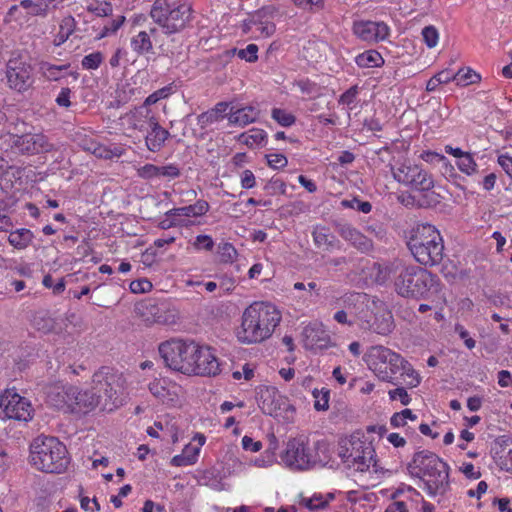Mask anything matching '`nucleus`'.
<instances>
[{
  "mask_svg": "<svg viewBox=\"0 0 512 512\" xmlns=\"http://www.w3.org/2000/svg\"><path fill=\"white\" fill-rule=\"evenodd\" d=\"M194 245L197 249H204L207 251L212 250L214 243L210 236L208 235H199L197 236Z\"/></svg>",
  "mask_w": 512,
  "mask_h": 512,
  "instance_id": "69168bd1",
  "label": "nucleus"
},
{
  "mask_svg": "<svg viewBox=\"0 0 512 512\" xmlns=\"http://www.w3.org/2000/svg\"><path fill=\"white\" fill-rule=\"evenodd\" d=\"M71 391L73 396H71L70 412L86 414L101 405L102 396L101 394H97V392L93 390V387H91V389L80 390L73 386Z\"/></svg>",
  "mask_w": 512,
  "mask_h": 512,
  "instance_id": "a211bd4d",
  "label": "nucleus"
},
{
  "mask_svg": "<svg viewBox=\"0 0 512 512\" xmlns=\"http://www.w3.org/2000/svg\"><path fill=\"white\" fill-rule=\"evenodd\" d=\"M376 281L380 284L392 281L399 296L420 299L434 285V276L422 267L396 258L377 265Z\"/></svg>",
  "mask_w": 512,
  "mask_h": 512,
  "instance_id": "f03ea898",
  "label": "nucleus"
},
{
  "mask_svg": "<svg viewBox=\"0 0 512 512\" xmlns=\"http://www.w3.org/2000/svg\"><path fill=\"white\" fill-rule=\"evenodd\" d=\"M257 52V45L249 44L245 49H241L238 51V56L239 58L245 59L248 62H254L258 59Z\"/></svg>",
  "mask_w": 512,
  "mask_h": 512,
  "instance_id": "6e6d98bb",
  "label": "nucleus"
},
{
  "mask_svg": "<svg viewBox=\"0 0 512 512\" xmlns=\"http://www.w3.org/2000/svg\"><path fill=\"white\" fill-rule=\"evenodd\" d=\"M415 260L424 266L439 264L444 257V243L440 232L431 224H419L407 242Z\"/></svg>",
  "mask_w": 512,
  "mask_h": 512,
  "instance_id": "39448f33",
  "label": "nucleus"
},
{
  "mask_svg": "<svg viewBox=\"0 0 512 512\" xmlns=\"http://www.w3.org/2000/svg\"><path fill=\"white\" fill-rule=\"evenodd\" d=\"M240 465L267 468L279 464L292 471H305L321 468L325 465L334 467L338 461L332 460L330 450H244Z\"/></svg>",
  "mask_w": 512,
  "mask_h": 512,
  "instance_id": "f257e3e1",
  "label": "nucleus"
},
{
  "mask_svg": "<svg viewBox=\"0 0 512 512\" xmlns=\"http://www.w3.org/2000/svg\"><path fill=\"white\" fill-rule=\"evenodd\" d=\"M383 62L382 56L375 50H369L356 57V63L360 67H378Z\"/></svg>",
  "mask_w": 512,
  "mask_h": 512,
  "instance_id": "2f4dec72",
  "label": "nucleus"
},
{
  "mask_svg": "<svg viewBox=\"0 0 512 512\" xmlns=\"http://www.w3.org/2000/svg\"><path fill=\"white\" fill-rule=\"evenodd\" d=\"M192 7L182 2L156 0L151 8V18L159 24L166 34H174L183 30L191 20Z\"/></svg>",
  "mask_w": 512,
  "mask_h": 512,
  "instance_id": "0eeeda50",
  "label": "nucleus"
},
{
  "mask_svg": "<svg viewBox=\"0 0 512 512\" xmlns=\"http://www.w3.org/2000/svg\"><path fill=\"white\" fill-rule=\"evenodd\" d=\"M92 387L102 396V410L112 411L122 404L126 379L122 373L103 366L93 374Z\"/></svg>",
  "mask_w": 512,
  "mask_h": 512,
  "instance_id": "423d86ee",
  "label": "nucleus"
},
{
  "mask_svg": "<svg viewBox=\"0 0 512 512\" xmlns=\"http://www.w3.org/2000/svg\"><path fill=\"white\" fill-rule=\"evenodd\" d=\"M150 392L158 399H160L163 403L173 402L174 398L172 397L169 389L165 386L164 380H155L149 385Z\"/></svg>",
  "mask_w": 512,
  "mask_h": 512,
  "instance_id": "72a5a7b5",
  "label": "nucleus"
},
{
  "mask_svg": "<svg viewBox=\"0 0 512 512\" xmlns=\"http://www.w3.org/2000/svg\"><path fill=\"white\" fill-rule=\"evenodd\" d=\"M369 368L384 381L392 379L393 375L404 367V359L389 348L373 346L366 355Z\"/></svg>",
  "mask_w": 512,
  "mask_h": 512,
  "instance_id": "1a4fd4ad",
  "label": "nucleus"
},
{
  "mask_svg": "<svg viewBox=\"0 0 512 512\" xmlns=\"http://www.w3.org/2000/svg\"><path fill=\"white\" fill-rule=\"evenodd\" d=\"M254 25L256 26V31L260 32V34L264 37H270L276 30L275 24L268 21L258 23L255 22Z\"/></svg>",
  "mask_w": 512,
  "mask_h": 512,
  "instance_id": "0e129e2a",
  "label": "nucleus"
},
{
  "mask_svg": "<svg viewBox=\"0 0 512 512\" xmlns=\"http://www.w3.org/2000/svg\"><path fill=\"white\" fill-rule=\"evenodd\" d=\"M130 288L134 293H144L152 289V283L147 279L135 280L131 282Z\"/></svg>",
  "mask_w": 512,
  "mask_h": 512,
  "instance_id": "bf43d9fd",
  "label": "nucleus"
},
{
  "mask_svg": "<svg viewBox=\"0 0 512 512\" xmlns=\"http://www.w3.org/2000/svg\"><path fill=\"white\" fill-rule=\"evenodd\" d=\"M411 476L420 478L429 495H443L449 488L448 465L430 450L416 452L407 465Z\"/></svg>",
  "mask_w": 512,
  "mask_h": 512,
  "instance_id": "20e7f679",
  "label": "nucleus"
},
{
  "mask_svg": "<svg viewBox=\"0 0 512 512\" xmlns=\"http://www.w3.org/2000/svg\"><path fill=\"white\" fill-rule=\"evenodd\" d=\"M219 255L222 262H232L237 256V251L230 243H223L219 246Z\"/></svg>",
  "mask_w": 512,
  "mask_h": 512,
  "instance_id": "3c124183",
  "label": "nucleus"
},
{
  "mask_svg": "<svg viewBox=\"0 0 512 512\" xmlns=\"http://www.w3.org/2000/svg\"><path fill=\"white\" fill-rule=\"evenodd\" d=\"M209 209V205L206 201H197L193 205L174 208L166 213L168 216H187V217H195L204 215Z\"/></svg>",
  "mask_w": 512,
  "mask_h": 512,
  "instance_id": "a878e982",
  "label": "nucleus"
},
{
  "mask_svg": "<svg viewBox=\"0 0 512 512\" xmlns=\"http://www.w3.org/2000/svg\"><path fill=\"white\" fill-rule=\"evenodd\" d=\"M94 146L93 154L99 158L111 159L113 157H120L123 154V149L119 147L110 149L101 144H94Z\"/></svg>",
  "mask_w": 512,
  "mask_h": 512,
  "instance_id": "a19ab883",
  "label": "nucleus"
},
{
  "mask_svg": "<svg viewBox=\"0 0 512 512\" xmlns=\"http://www.w3.org/2000/svg\"><path fill=\"white\" fill-rule=\"evenodd\" d=\"M146 110L150 109L145 107H139L127 115L129 123L134 129H137L139 131H144L147 129L146 124L148 125V119L144 118Z\"/></svg>",
  "mask_w": 512,
  "mask_h": 512,
  "instance_id": "c9c22d12",
  "label": "nucleus"
},
{
  "mask_svg": "<svg viewBox=\"0 0 512 512\" xmlns=\"http://www.w3.org/2000/svg\"><path fill=\"white\" fill-rule=\"evenodd\" d=\"M170 92H171L170 86H166V87H163V88L155 91L154 93H152L145 99V101L141 107L149 108L150 105H153V104L157 103L159 100L168 97Z\"/></svg>",
  "mask_w": 512,
  "mask_h": 512,
  "instance_id": "37998d69",
  "label": "nucleus"
},
{
  "mask_svg": "<svg viewBox=\"0 0 512 512\" xmlns=\"http://www.w3.org/2000/svg\"><path fill=\"white\" fill-rule=\"evenodd\" d=\"M315 245L318 248H323L326 251H330L336 246L335 237L328 233V229L325 227H316L312 233Z\"/></svg>",
  "mask_w": 512,
  "mask_h": 512,
  "instance_id": "bb28decb",
  "label": "nucleus"
},
{
  "mask_svg": "<svg viewBox=\"0 0 512 512\" xmlns=\"http://www.w3.org/2000/svg\"><path fill=\"white\" fill-rule=\"evenodd\" d=\"M457 165L462 172H465L468 175L475 172L477 167L470 153H466L465 155H463L461 159L458 161Z\"/></svg>",
  "mask_w": 512,
  "mask_h": 512,
  "instance_id": "8fccbe9b",
  "label": "nucleus"
},
{
  "mask_svg": "<svg viewBox=\"0 0 512 512\" xmlns=\"http://www.w3.org/2000/svg\"><path fill=\"white\" fill-rule=\"evenodd\" d=\"M103 61L101 52H94L82 59V66L85 69H97Z\"/></svg>",
  "mask_w": 512,
  "mask_h": 512,
  "instance_id": "de8ad7c7",
  "label": "nucleus"
},
{
  "mask_svg": "<svg viewBox=\"0 0 512 512\" xmlns=\"http://www.w3.org/2000/svg\"><path fill=\"white\" fill-rule=\"evenodd\" d=\"M0 409L5 417L17 421L27 422L32 419L34 414L31 402L19 395L15 388L6 389L0 394Z\"/></svg>",
  "mask_w": 512,
  "mask_h": 512,
  "instance_id": "f8f14e48",
  "label": "nucleus"
},
{
  "mask_svg": "<svg viewBox=\"0 0 512 512\" xmlns=\"http://www.w3.org/2000/svg\"><path fill=\"white\" fill-rule=\"evenodd\" d=\"M422 36L424 42L429 48H433L437 45L439 34L437 29L434 26H426L422 30Z\"/></svg>",
  "mask_w": 512,
  "mask_h": 512,
  "instance_id": "c03bdc74",
  "label": "nucleus"
},
{
  "mask_svg": "<svg viewBox=\"0 0 512 512\" xmlns=\"http://www.w3.org/2000/svg\"><path fill=\"white\" fill-rule=\"evenodd\" d=\"M197 351L190 362V374L200 376H216L219 373V362L210 348L196 344Z\"/></svg>",
  "mask_w": 512,
  "mask_h": 512,
  "instance_id": "2eb2a0df",
  "label": "nucleus"
},
{
  "mask_svg": "<svg viewBox=\"0 0 512 512\" xmlns=\"http://www.w3.org/2000/svg\"><path fill=\"white\" fill-rule=\"evenodd\" d=\"M280 320V312L274 305L254 302L243 312L237 337L245 344L260 343L272 335Z\"/></svg>",
  "mask_w": 512,
  "mask_h": 512,
  "instance_id": "7ed1b4c3",
  "label": "nucleus"
},
{
  "mask_svg": "<svg viewBox=\"0 0 512 512\" xmlns=\"http://www.w3.org/2000/svg\"><path fill=\"white\" fill-rule=\"evenodd\" d=\"M62 443L58 440V438L53 436L39 435L36 437L29 448H57Z\"/></svg>",
  "mask_w": 512,
  "mask_h": 512,
  "instance_id": "ea45409f",
  "label": "nucleus"
},
{
  "mask_svg": "<svg viewBox=\"0 0 512 512\" xmlns=\"http://www.w3.org/2000/svg\"><path fill=\"white\" fill-rule=\"evenodd\" d=\"M399 495L405 496L404 500L408 502L409 508L411 507L412 502H419L422 500L420 493L412 487H408L406 491L397 490V492L394 494V498H396Z\"/></svg>",
  "mask_w": 512,
  "mask_h": 512,
  "instance_id": "864d4df0",
  "label": "nucleus"
},
{
  "mask_svg": "<svg viewBox=\"0 0 512 512\" xmlns=\"http://www.w3.org/2000/svg\"><path fill=\"white\" fill-rule=\"evenodd\" d=\"M13 146L21 153L32 155L47 153L53 149V144H51L48 141V138L41 133L16 136L13 140Z\"/></svg>",
  "mask_w": 512,
  "mask_h": 512,
  "instance_id": "6ab92c4d",
  "label": "nucleus"
},
{
  "mask_svg": "<svg viewBox=\"0 0 512 512\" xmlns=\"http://www.w3.org/2000/svg\"><path fill=\"white\" fill-rule=\"evenodd\" d=\"M357 93H358L357 86L350 87L346 92H344L340 96L339 103L350 105L356 99Z\"/></svg>",
  "mask_w": 512,
  "mask_h": 512,
  "instance_id": "338daca9",
  "label": "nucleus"
},
{
  "mask_svg": "<svg viewBox=\"0 0 512 512\" xmlns=\"http://www.w3.org/2000/svg\"><path fill=\"white\" fill-rule=\"evenodd\" d=\"M144 118L148 119V126L151 129L145 137L146 146L152 152L159 151L170 136V133L160 126L151 110H146Z\"/></svg>",
  "mask_w": 512,
  "mask_h": 512,
  "instance_id": "412c9836",
  "label": "nucleus"
},
{
  "mask_svg": "<svg viewBox=\"0 0 512 512\" xmlns=\"http://www.w3.org/2000/svg\"><path fill=\"white\" fill-rule=\"evenodd\" d=\"M136 311L147 323L165 324L168 322L167 318L160 313L161 309L158 305L151 300L138 304Z\"/></svg>",
  "mask_w": 512,
  "mask_h": 512,
  "instance_id": "b1692460",
  "label": "nucleus"
},
{
  "mask_svg": "<svg viewBox=\"0 0 512 512\" xmlns=\"http://www.w3.org/2000/svg\"><path fill=\"white\" fill-rule=\"evenodd\" d=\"M131 45L138 54L148 53L153 48L150 36L145 31H141L134 36L131 40Z\"/></svg>",
  "mask_w": 512,
  "mask_h": 512,
  "instance_id": "473e14b6",
  "label": "nucleus"
},
{
  "mask_svg": "<svg viewBox=\"0 0 512 512\" xmlns=\"http://www.w3.org/2000/svg\"><path fill=\"white\" fill-rule=\"evenodd\" d=\"M313 396L316 399L314 403V407L318 411H324L327 410L329 407L328 400H329V391H318L315 389L313 391Z\"/></svg>",
  "mask_w": 512,
  "mask_h": 512,
  "instance_id": "09e8293b",
  "label": "nucleus"
},
{
  "mask_svg": "<svg viewBox=\"0 0 512 512\" xmlns=\"http://www.w3.org/2000/svg\"><path fill=\"white\" fill-rule=\"evenodd\" d=\"M159 172L158 177L163 176L166 178H177L180 176V169L175 164H169L167 166H158Z\"/></svg>",
  "mask_w": 512,
  "mask_h": 512,
  "instance_id": "13d9d810",
  "label": "nucleus"
},
{
  "mask_svg": "<svg viewBox=\"0 0 512 512\" xmlns=\"http://www.w3.org/2000/svg\"><path fill=\"white\" fill-rule=\"evenodd\" d=\"M353 32L363 41L377 42L389 35V27L384 22L357 21L353 24Z\"/></svg>",
  "mask_w": 512,
  "mask_h": 512,
  "instance_id": "aec40b11",
  "label": "nucleus"
},
{
  "mask_svg": "<svg viewBox=\"0 0 512 512\" xmlns=\"http://www.w3.org/2000/svg\"><path fill=\"white\" fill-rule=\"evenodd\" d=\"M20 5L30 11L32 15L46 16L48 11V3L44 0L34 2L33 0H22Z\"/></svg>",
  "mask_w": 512,
  "mask_h": 512,
  "instance_id": "58836bf2",
  "label": "nucleus"
},
{
  "mask_svg": "<svg viewBox=\"0 0 512 512\" xmlns=\"http://www.w3.org/2000/svg\"><path fill=\"white\" fill-rule=\"evenodd\" d=\"M303 345L309 350H322L334 346L330 334L324 329L322 323L308 324L302 332Z\"/></svg>",
  "mask_w": 512,
  "mask_h": 512,
  "instance_id": "f3484780",
  "label": "nucleus"
},
{
  "mask_svg": "<svg viewBox=\"0 0 512 512\" xmlns=\"http://www.w3.org/2000/svg\"><path fill=\"white\" fill-rule=\"evenodd\" d=\"M480 79V75L470 68H462L459 69L457 73H455V82L457 83V85L466 86L469 84L476 83L480 81Z\"/></svg>",
  "mask_w": 512,
  "mask_h": 512,
  "instance_id": "4c0bfd02",
  "label": "nucleus"
},
{
  "mask_svg": "<svg viewBox=\"0 0 512 512\" xmlns=\"http://www.w3.org/2000/svg\"><path fill=\"white\" fill-rule=\"evenodd\" d=\"M154 427L161 432V439L166 440L167 444L175 445L179 443L178 430L173 426L163 425L161 422H155Z\"/></svg>",
  "mask_w": 512,
  "mask_h": 512,
  "instance_id": "e433bc0d",
  "label": "nucleus"
},
{
  "mask_svg": "<svg viewBox=\"0 0 512 512\" xmlns=\"http://www.w3.org/2000/svg\"><path fill=\"white\" fill-rule=\"evenodd\" d=\"M389 396H390L391 400L399 399L403 405H408L411 400L407 391L403 387H399L394 390H390Z\"/></svg>",
  "mask_w": 512,
  "mask_h": 512,
  "instance_id": "680f3d73",
  "label": "nucleus"
},
{
  "mask_svg": "<svg viewBox=\"0 0 512 512\" xmlns=\"http://www.w3.org/2000/svg\"><path fill=\"white\" fill-rule=\"evenodd\" d=\"M258 116V112L252 106H247L243 108H239L235 111H230L229 113V122L231 124H236L239 126H245L250 124L256 120Z\"/></svg>",
  "mask_w": 512,
  "mask_h": 512,
  "instance_id": "393cba45",
  "label": "nucleus"
},
{
  "mask_svg": "<svg viewBox=\"0 0 512 512\" xmlns=\"http://www.w3.org/2000/svg\"><path fill=\"white\" fill-rule=\"evenodd\" d=\"M32 67L20 58H12L7 63L6 77L9 86L18 92L28 90L32 85Z\"/></svg>",
  "mask_w": 512,
  "mask_h": 512,
  "instance_id": "4468645a",
  "label": "nucleus"
},
{
  "mask_svg": "<svg viewBox=\"0 0 512 512\" xmlns=\"http://www.w3.org/2000/svg\"><path fill=\"white\" fill-rule=\"evenodd\" d=\"M333 498L332 493L325 496L321 493H315L312 497L304 498L301 503L309 510H319L325 508Z\"/></svg>",
  "mask_w": 512,
  "mask_h": 512,
  "instance_id": "7c9ffc66",
  "label": "nucleus"
},
{
  "mask_svg": "<svg viewBox=\"0 0 512 512\" xmlns=\"http://www.w3.org/2000/svg\"><path fill=\"white\" fill-rule=\"evenodd\" d=\"M342 205L344 207L352 208L365 214L369 213L372 209V205L368 201H360L357 198L352 200H343Z\"/></svg>",
  "mask_w": 512,
  "mask_h": 512,
  "instance_id": "a18cd8bd",
  "label": "nucleus"
},
{
  "mask_svg": "<svg viewBox=\"0 0 512 512\" xmlns=\"http://www.w3.org/2000/svg\"><path fill=\"white\" fill-rule=\"evenodd\" d=\"M404 367H401L403 374L407 375L410 378V381L407 382L409 387H416L420 383V377L417 372L411 367V365L404 360Z\"/></svg>",
  "mask_w": 512,
  "mask_h": 512,
  "instance_id": "5fc2aeb1",
  "label": "nucleus"
},
{
  "mask_svg": "<svg viewBox=\"0 0 512 512\" xmlns=\"http://www.w3.org/2000/svg\"><path fill=\"white\" fill-rule=\"evenodd\" d=\"M33 233L29 229L21 228L11 232L8 241L16 249L26 248L32 241Z\"/></svg>",
  "mask_w": 512,
  "mask_h": 512,
  "instance_id": "c85d7f7f",
  "label": "nucleus"
},
{
  "mask_svg": "<svg viewBox=\"0 0 512 512\" xmlns=\"http://www.w3.org/2000/svg\"><path fill=\"white\" fill-rule=\"evenodd\" d=\"M197 351L196 343L182 340L166 341L159 346V353L166 367L190 375L192 366L190 362Z\"/></svg>",
  "mask_w": 512,
  "mask_h": 512,
  "instance_id": "6e6552de",
  "label": "nucleus"
},
{
  "mask_svg": "<svg viewBox=\"0 0 512 512\" xmlns=\"http://www.w3.org/2000/svg\"><path fill=\"white\" fill-rule=\"evenodd\" d=\"M340 236L348 241L353 247L362 253H368L373 248L371 239L363 235L360 231L349 224H342L337 229Z\"/></svg>",
  "mask_w": 512,
  "mask_h": 512,
  "instance_id": "5701e85b",
  "label": "nucleus"
},
{
  "mask_svg": "<svg viewBox=\"0 0 512 512\" xmlns=\"http://www.w3.org/2000/svg\"><path fill=\"white\" fill-rule=\"evenodd\" d=\"M391 169L395 180L414 190L423 192L434 187L431 175L417 165L402 163L396 169L393 167Z\"/></svg>",
  "mask_w": 512,
  "mask_h": 512,
  "instance_id": "ddd939ff",
  "label": "nucleus"
},
{
  "mask_svg": "<svg viewBox=\"0 0 512 512\" xmlns=\"http://www.w3.org/2000/svg\"><path fill=\"white\" fill-rule=\"evenodd\" d=\"M268 165L274 169H280L287 165L288 160L283 154L266 155Z\"/></svg>",
  "mask_w": 512,
  "mask_h": 512,
  "instance_id": "4d7b16f0",
  "label": "nucleus"
},
{
  "mask_svg": "<svg viewBox=\"0 0 512 512\" xmlns=\"http://www.w3.org/2000/svg\"><path fill=\"white\" fill-rule=\"evenodd\" d=\"M375 438L368 436L367 432L364 433L360 430L353 432L348 438L342 439L340 442L341 448H347L348 445L355 446L359 445L358 448H365L364 446L368 444L369 446H374Z\"/></svg>",
  "mask_w": 512,
  "mask_h": 512,
  "instance_id": "cd10ccee",
  "label": "nucleus"
},
{
  "mask_svg": "<svg viewBox=\"0 0 512 512\" xmlns=\"http://www.w3.org/2000/svg\"><path fill=\"white\" fill-rule=\"evenodd\" d=\"M385 512H409V505L406 500L395 499L387 506Z\"/></svg>",
  "mask_w": 512,
  "mask_h": 512,
  "instance_id": "e2e57ef3",
  "label": "nucleus"
},
{
  "mask_svg": "<svg viewBox=\"0 0 512 512\" xmlns=\"http://www.w3.org/2000/svg\"><path fill=\"white\" fill-rule=\"evenodd\" d=\"M180 438L181 440H179V443H182L183 444V448H192V442H197V445L199 447L203 446L206 442V437L204 434L202 433H195V435L191 438L190 435H184V433H182L180 435Z\"/></svg>",
  "mask_w": 512,
  "mask_h": 512,
  "instance_id": "603ef678",
  "label": "nucleus"
},
{
  "mask_svg": "<svg viewBox=\"0 0 512 512\" xmlns=\"http://www.w3.org/2000/svg\"><path fill=\"white\" fill-rule=\"evenodd\" d=\"M87 10L98 17H105L112 14V5L108 2L90 4Z\"/></svg>",
  "mask_w": 512,
  "mask_h": 512,
  "instance_id": "49530a36",
  "label": "nucleus"
},
{
  "mask_svg": "<svg viewBox=\"0 0 512 512\" xmlns=\"http://www.w3.org/2000/svg\"><path fill=\"white\" fill-rule=\"evenodd\" d=\"M257 400L263 413L270 416H278L279 411L285 410L288 406L286 399L271 386H260L257 390Z\"/></svg>",
  "mask_w": 512,
  "mask_h": 512,
  "instance_id": "dca6fc26",
  "label": "nucleus"
},
{
  "mask_svg": "<svg viewBox=\"0 0 512 512\" xmlns=\"http://www.w3.org/2000/svg\"><path fill=\"white\" fill-rule=\"evenodd\" d=\"M272 118L277 121L280 125L288 127L295 123V117L287 113L283 109L274 108L272 110Z\"/></svg>",
  "mask_w": 512,
  "mask_h": 512,
  "instance_id": "79ce46f5",
  "label": "nucleus"
},
{
  "mask_svg": "<svg viewBox=\"0 0 512 512\" xmlns=\"http://www.w3.org/2000/svg\"><path fill=\"white\" fill-rule=\"evenodd\" d=\"M369 329L380 335H387L393 330V320L390 313L376 316Z\"/></svg>",
  "mask_w": 512,
  "mask_h": 512,
  "instance_id": "c756f323",
  "label": "nucleus"
},
{
  "mask_svg": "<svg viewBox=\"0 0 512 512\" xmlns=\"http://www.w3.org/2000/svg\"><path fill=\"white\" fill-rule=\"evenodd\" d=\"M73 386L54 383L46 387V402L57 409L70 411Z\"/></svg>",
  "mask_w": 512,
  "mask_h": 512,
  "instance_id": "4be33fe9",
  "label": "nucleus"
},
{
  "mask_svg": "<svg viewBox=\"0 0 512 512\" xmlns=\"http://www.w3.org/2000/svg\"><path fill=\"white\" fill-rule=\"evenodd\" d=\"M332 458L338 457L348 469L362 475H377L380 467L376 460L375 450H330Z\"/></svg>",
  "mask_w": 512,
  "mask_h": 512,
  "instance_id": "9d476101",
  "label": "nucleus"
},
{
  "mask_svg": "<svg viewBox=\"0 0 512 512\" xmlns=\"http://www.w3.org/2000/svg\"><path fill=\"white\" fill-rule=\"evenodd\" d=\"M244 137V135H242ZM266 138V134L263 130H253L252 134L245 136L244 143L248 146H253L254 144H261Z\"/></svg>",
  "mask_w": 512,
  "mask_h": 512,
  "instance_id": "052dcab7",
  "label": "nucleus"
},
{
  "mask_svg": "<svg viewBox=\"0 0 512 512\" xmlns=\"http://www.w3.org/2000/svg\"><path fill=\"white\" fill-rule=\"evenodd\" d=\"M29 462L37 470L61 473L70 463L68 450H30Z\"/></svg>",
  "mask_w": 512,
  "mask_h": 512,
  "instance_id": "9b49d317",
  "label": "nucleus"
},
{
  "mask_svg": "<svg viewBox=\"0 0 512 512\" xmlns=\"http://www.w3.org/2000/svg\"><path fill=\"white\" fill-rule=\"evenodd\" d=\"M199 450H182V453L171 459V464L176 467L189 466L197 462Z\"/></svg>",
  "mask_w": 512,
  "mask_h": 512,
  "instance_id": "f704fd0d",
  "label": "nucleus"
},
{
  "mask_svg": "<svg viewBox=\"0 0 512 512\" xmlns=\"http://www.w3.org/2000/svg\"><path fill=\"white\" fill-rule=\"evenodd\" d=\"M138 172L141 177L149 179L158 177L159 168L153 164H146L141 167Z\"/></svg>",
  "mask_w": 512,
  "mask_h": 512,
  "instance_id": "774afa93",
  "label": "nucleus"
}]
</instances>
